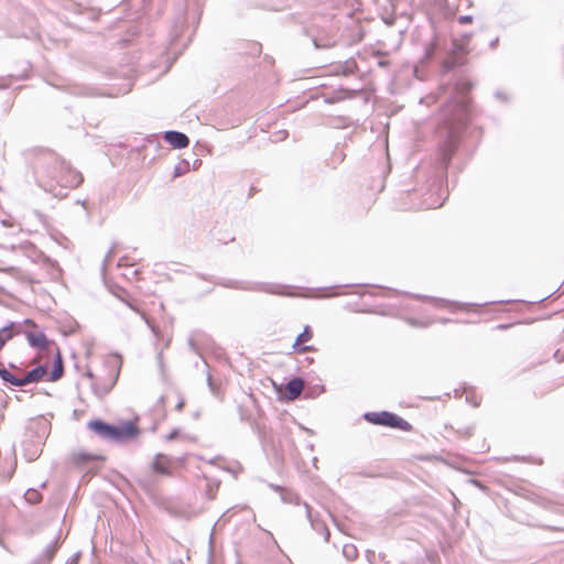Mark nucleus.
Instances as JSON below:
<instances>
[{"label": "nucleus", "mask_w": 564, "mask_h": 564, "mask_svg": "<svg viewBox=\"0 0 564 564\" xmlns=\"http://www.w3.org/2000/svg\"><path fill=\"white\" fill-rule=\"evenodd\" d=\"M280 496H281L282 502H284V503L300 505V497L296 494H294L292 490L284 488L281 491Z\"/></svg>", "instance_id": "nucleus-17"}, {"label": "nucleus", "mask_w": 564, "mask_h": 564, "mask_svg": "<svg viewBox=\"0 0 564 564\" xmlns=\"http://www.w3.org/2000/svg\"><path fill=\"white\" fill-rule=\"evenodd\" d=\"M164 140L174 149H183L189 144L188 137L180 131L170 130L164 133Z\"/></svg>", "instance_id": "nucleus-11"}, {"label": "nucleus", "mask_w": 564, "mask_h": 564, "mask_svg": "<svg viewBox=\"0 0 564 564\" xmlns=\"http://www.w3.org/2000/svg\"><path fill=\"white\" fill-rule=\"evenodd\" d=\"M473 83L467 79H459L454 88V95L442 106L443 128L446 139L440 147V160L446 169L456 152L459 143V135L467 123L469 113V100L467 94L473 89Z\"/></svg>", "instance_id": "nucleus-1"}, {"label": "nucleus", "mask_w": 564, "mask_h": 564, "mask_svg": "<svg viewBox=\"0 0 564 564\" xmlns=\"http://www.w3.org/2000/svg\"><path fill=\"white\" fill-rule=\"evenodd\" d=\"M226 288L245 290V291H254V292H264L269 294L275 295H292L288 293L285 290L289 289V285L284 284H272V283H263V282H247V281H237V280H227L221 283Z\"/></svg>", "instance_id": "nucleus-5"}, {"label": "nucleus", "mask_w": 564, "mask_h": 564, "mask_svg": "<svg viewBox=\"0 0 564 564\" xmlns=\"http://www.w3.org/2000/svg\"><path fill=\"white\" fill-rule=\"evenodd\" d=\"M451 304H452V305H454V306H457V307H463V306H465V304H463V303H458V302H451Z\"/></svg>", "instance_id": "nucleus-45"}, {"label": "nucleus", "mask_w": 564, "mask_h": 564, "mask_svg": "<svg viewBox=\"0 0 564 564\" xmlns=\"http://www.w3.org/2000/svg\"><path fill=\"white\" fill-rule=\"evenodd\" d=\"M364 419L373 425L388 426L404 432L412 431V425L406 420L389 411L366 412Z\"/></svg>", "instance_id": "nucleus-4"}, {"label": "nucleus", "mask_w": 564, "mask_h": 564, "mask_svg": "<svg viewBox=\"0 0 564 564\" xmlns=\"http://www.w3.org/2000/svg\"><path fill=\"white\" fill-rule=\"evenodd\" d=\"M59 549V533L29 564H51Z\"/></svg>", "instance_id": "nucleus-7"}, {"label": "nucleus", "mask_w": 564, "mask_h": 564, "mask_svg": "<svg viewBox=\"0 0 564 564\" xmlns=\"http://www.w3.org/2000/svg\"><path fill=\"white\" fill-rule=\"evenodd\" d=\"M358 551L354 544H344L343 555L347 561H352L357 557Z\"/></svg>", "instance_id": "nucleus-20"}, {"label": "nucleus", "mask_w": 564, "mask_h": 564, "mask_svg": "<svg viewBox=\"0 0 564 564\" xmlns=\"http://www.w3.org/2000/svg\"><path fill=\"white\" fill-rule=\"evenodd\" d=\"M24 499L29 502V503H32V505H35L40 500H41V495L37 490L35 489H29L25 494H24Z\"/></svg>", "instance_id": "nucleus-22"}, {"label": "nucleus", "mask_w": 564, "mask_h": 564, "mask_svg": "<svg viewBox=\"0 0 564 564\" xmlns=\"http://www.w3.org/2000/svg\"><path fill=\"white\" fill-rule=\"evenodd\" d=\"M495 96H496V98H498V99H505V97H503L502 93H500V91H497V93L495 94Z\"/></svg>", "instance_id": "nucleus-44"}, {"label": "nucleus", "mask_w": 564, "mask_h": 564, "mask_svg": "<svg viewBox=\"0 0 564 564\" xmlns=\"http://www.w3.org/2000/svg\"><path fill=\"white\" fill-rule=\"evenodd\" d=\"M0 378L11 386L14 387H21V377H18L13 375L9 369L6 367H0Z\"/></svg>", "instance_id": "nucleus-15"}, {"label": "nucleus", "mask_w": 564, "mask_h": 564, "mask_svg": "<svg viewBox=\"0 0 564 564\" xmlns=\"http://www.w3.org/2000/svg\"><path fill=\"white\" fill-rule=\"evenodd\" d=\"M473 20H474L473 15H469V14L458 17V22L460 24L471 23Z\"/></svg>", "instance_id": "nucleus-30"}, {"label": "nucleus", "mask_w": 564, "mask_h": 564, "mask_svg": "<svg viewBox=\"0 0 564 564\" xmlns=\"http://www.w3.org/2000/svg\"><path fill=\"white\" fill-rule=\"evenodd\" d=\"M304 388V380L301 377H294L286 382L285 390L289 400H295L300 397Z\"/></svg>", "instance_id": "nucleus-13"}, {"label": "nucleus", "mask_w": 564, "mask_h": 564, "mask_svg": "<svg viewBox=\"0 0 564 564\" xmlns=\"http://www.w3.org/2000/svg\"><path fill=\"white\" fill-rule=\"evenodd\" d=\"M119 377V370L113 376H109L107 379L97 378L93 383L91 388L94 393L102 399L106 397L117 383Z\"/></svg>", "instance_id": "nucleus-8"}, {"label": "nucleus", "mask_w": 564, "mask_h": 564, "mask_svg": "<svg viewBox=\"0 0 564 564\" xmlns=\"http://www.w3.org/2000/svg\"><path fill=\"white\" fill-rule=\"evenodd\" d=\"M126 258H121L118 263H117V267L118 268H121V267H126V271L122 273L128 280H139V275H140V270L138 269H134L132 265H128L126 264Z\"/></svg>", "instance_id": "nucleus-16"}, {"label": "nucleus", "mask_w": 564, "mask_h": 564, "mask_svg": "<svg viewBox=\"0 0 564 564\" xmlns=\"http://www.w3.org/2000/svg\"><path fill=\"white\" fill-rule=\"evenodd\" d=\"M86 376H87L88 378H90V379H94V375H93V372H91V371H87V372H86Z\"/></svg>", "instance_id": "nucleus-48"}, {"label": "nucleus", "mask_w": 564, "mask_h": 564, "mask_svg": "<svg viewBox=\"0 0 564 564\" xmlns=\"http://www.w3.org/2000/svg\"><path fill=\"white\" fill-rule=\"evenodd\" d=\"M188 346H189V349L194 352V354H199L198 351V348L197 346L195 345L194 340L193 339H188Z\"/></svg>", "instance_id": "nucleus-37"}, {"label": "nucleus", "mask_w": 564, "mask_h": 564, "mask_svg": "<svg viewBox=\"0 0 564 564\" xmlns=\"http://www.w3.org/2000/svg\"><path fill=\"white\" fill-rule=\"evenodd\" d=\"M438 322L442 323V324H446V323L449 322V319L443 317V318H440Z\"/></svg>", "instance_id": "nucleus-46"}, {"label": "nucleus", "mask_w": 564, "mask_h": 564, "mask_svg": "<svg viewBox=\"0 0 564 564\" xmlns=\"http://www.w3.org/2000/svg\"><path fill=\"white\" fill-rule=\"evenodd\" d=\"M411 296L414 297V299H417V300H432L435 303H437V305L438 304H443V303H448L447 301H445L443 299L429 297V296L420 295V294H411Z\"/></svg>", "instance_id": "nucleus-29"}, {"label": "nucleus", "mask_w": 564, "mask_h": 564, "mask_svg": "<svg viewBox=\"0 0 564 564\" xmlns=\"http://www.w3.org/2000/svg\"><path fill=\"white\" fill-rule=\"evenodd\" d=\"M175 408H176V410H177V411H182V410H183V408H184V401H180V402L176 404V406H175Z\"/></svg>", "instance_id": "nucleus-43"}, {"label": "nucleus", "mask_w": 564, "mask_h": 564, "mask_svg": "<svg viewBox=\"0 0 564 564\" xmlns=\"http://www.w3.org/2000/svg\"><path fill=\"white\" fill-rule=\"evenodd\" d=\"M508 327H509L508 325H499V326H498V328H500V329H506V328H508Z\"/></svg>", "instance_id": "nucleus-49"}, {"label": "nucleus", "mask_w": 564, "mask_h": 564, "mask_svg": "<svg viewBox=\"0 0 564 564\" xmlns=\"http://www.w3.org/2000/svg\"><path fill=\"white\" fill-rule=\"evenodd\" d=\"M24 335L31 347L37 348L40 350L47 349L50 340L47 339L46 335L43 332L25 330Z\"/></svg>", "instance_id": "nucleus-10"}, {"label": "nucleus", "mask_w": 564, "mask_h": 564, "mask_svg": "<svg viewBox=\"0 0 564 564\" xmlns=\"http://www.w3.org/2000/svg\"><path fill=\"white\" fill-rule=\"evenodd\" d=\"M99 456L87 454V453H79L75 456V460L77 465L84 466L90 460L98 459Z\"/></svg>", "instance_id": "nucleus-21"}, {"label": "nucleus", "mask_w": 564, "mask_h": 564, "mask_svg": "<svg viewBox=\"0 0 564 564\" xmlns=\"http://www.w3.org/2000/svg\"><path fill=\"white\" fill-rule=\"evenodd\" d=\"M64 373V367H53L50 373V381H57Z\"/></svg>", "instance_id": "nucleus-26"}, {"label": "nucleus", "mask_w": 564, "mask_h": 564, "mask_svg": "<svg viewBox=\"0 0 564 564\" xmlns=\"http://www.w3.org/2000/svg\"><path fill=\"white\" fill-rule=\"evenodd\" d=\"M78 560H79V553H75L74 555H72L65 564H78Z\"/></svg>", "instance_id": "nucleus-32"}, {"label": "nucleus", "mask_w": 564, "mask_h": 564, "mask_svg": "<svg viewBox=\"0 0 564 564\" xmlns=\"http://www.w3.org/2000/svg\"><path fill=\"white\" fill-rule=\"evenodd\" d=\"M299 352H307V351H314L315 348L313 346H306V345H303V346H296L294 347Z\"/></svg>", "instance_id": "nucleus-31"}, {"label": "nucleus", "mask_w": 564, "mask_h": 564, "mask_svg": "<svg viewBox=\"0 0 564 564\" xmlns=\"http://www.w3.org/2000/svg\"><path fill=\"white\" fill-rule=\"evenodd\" d=\"M10 367L15 369V370H18V371H20V369L18 367L13 366V364H10Z\"/></svg>", "instance_id": "nucleus-50"}, {"label": "nucleus", "mask_w": 564, "mask_h": 564, "mask_svg": "<svg viewBox=\"0 0 564 564\" xmlns=\"http://www.w3.org/2000/svg\"><path fill=\"white\" fill-rule=\"evenodd\" d=\"M32 167L39 187L54 196L63 195V189L77 187L84 181L80 172L52 150L36 151Z\"/></svg>", "instance_id": "nucleus-2"}, {"label": "nucleus", "mask_w": 564, "mask_h": 564, "mask_svg": "<svg viewBox=\"0 0 564 564\" xmlns=\"http://www.w3.org/2000/svg\"><path fill=\"white\" fill-rule=\"evenodd\" d=\"M178 435V430L174 429L166 435V441H172Z\"/></svg>", "instance_id": "nucleus-35"}, {"label": "nucleus", "mask_w": 564, "mask_h": 564, "mask_svg": "<svg viewBox=\"0 0 564 564\" xmlns=\"http://www.w3.org/2000/svg\"><path fill=\"white\" fill-rule=\"evenodd\" d=\"M443 205V202L438 203L435 207H441ZM430 207H433L432 205Z\"/></svg>", "instance_id": "nucleus-52"}, {"label": "nucleus", "mask_w": 564, "mask_h": 564, "mask_svg": "<svg viewBox=\"0 0 564 564\" xmlns=\"http://www.w3.org/2000/svg\"><path fill=\"white\" fill-rule=\"evenodd\" d=\"M356 68H357L356 62L352 59H349V61H346L345 64L341 66V72L344 75H350V74H354Z\"/></svg>", "instance_id": "nucleus-24"}, {"label": "nucleus", "mask_w": 564, "mask_h": 564, "mask_svg": "<svg viewBox=\"0 0 564 564\" xmlns=\"http://www.w3.org/2000/svg\"><path fill=\"white\" fill-rule=\"evenodd\" d=\"M498 43H499V37H496V39L491 40L490 43H489L490 48H492V50L496 48Z\"/></svg>", "instance_id": "nucleus-39"}, {"label": "nucleus", "mask_w": 564, "mask_h": 564, "mask_svg": "<svg viewBox=\"0 0 564 564\" xmlns=\"http://www.w3.org/2000/svg\"><path fill=\"white\" fill-rule=\"evenodd\" d=\"M53 367H64L63 366V360H62V357H61L59 352L56 354Z\"/></svg>", "instance_id": "nucleus-33"}, {"label": "nucleus", "mask_w": 564, "mask_h": 564, "mask_svg": "<svg viewBox=\"0 0 564 564\" xmlns=\"http://www.w3.org/2000/svg\"><path fill=\"white\" fill-rule=\"evenodd\" d=\"M15 334V325L14 323H10L0 328V350L4 346V344L10 340Z\"/></svg>", "instance_id": "nucleus-14"}, {"label": "nucleus", "mask_w": 564, "mask_h": 564, "mask_svg": "<svg viewBox=\"0 0 564 564\" xmlns=\"http://www.w3.org/2000/svg\"><path fill=\"white\" fill-rule=\"evenodd\" d=\"M466 401L469 402L473 406H478L479 401L475 397L466 395Z\"/></svg>", "instance_id": "nucleus-34"}, {"label": "nucleus", "mask_w": 564, "mask_h": 564, "mask_svg": "<svg viewBox=\"0 0 564 564\" xmlns=\"http://www.w3.org/2000/svg\"><path fill=\"white\" fill-rule=\"evenodd\" d=\"M339 100V98H333V97H326L325 98V102L327 104H334L335 101Z\"/></svg>", "instance_id": "nucleus-41"}, {"label": "nucleus", "mask_w": 564, "mask_h": 564, "mask_svg": "<svg viewBox=\"0 0 564 564\" xmlns=\"http://www.w3.org/2000/svg\"><path fill=\"white\" fill-rule=\"evenodd\" d=\"M87 427L99 438L118 444L132 440L140 434V429L133 421H126L121 425H115L96 419L89 421Z\"/></svg>", "instance_id": "nucleus-3"}, {"label": "nucleus", "mask_w": 564, "mask_h": 564, "mask_svg": "<svg viewBox=\"0 0 564 564\" xmlns=\"http://www.w3.org/2000/svg\"><path fill=\"white\" fill-rule=\"evenodd\" d=\"M406 322L409 325L413 326V327H420V328H425V327H429L430 325H432V321H420V319H416V318H406Z\"/></svg>", "instance_id": "nucleus-25"}, {"label": "nucleus", "mask_w": 564, "mask_h": 564, "mask_svg": "<svg viewBox=\"0 0 564 564\" xmlns=\"http://www.w3.org/2000/svg\"><path fill=\"white\" fill-rule=\"evenodd\" d=\"M313 42H314L315 47H319V44L317 43L316 40H314Z\"/></svg>", "instance_id": "nucleus-51"}, {"label": "nucleus", "mask_w": 564, "mask_h": 564, "mask_svg": "<svg viewBox=\"0 0 564 564\" xmlns=\"http://www.w3.org/2000/svg\"><path fill=\"white\" fill-rule=\"evenodd\" d=\"M434 50H435L434 45L431 46L430 48H426V57H430L433 54Z\"/></svg>", "instance_id": "nucleus-42"}, {"label": "nucleus", "mask_w": 564, "mask_h": 564, "mask_svg": "<svg viewBox=\"0 0 564 564\" xmlns=\"http://www.w3.org/2000/svg\"><path fill=\"white\" fill-rule=\"evenodd\" d=\"M46 366H36L32 370L28 371L23 377H21V387L33 382H39L44 377V375H46Z\"/></svg>", "instance_id": "nucleus-12"}, {"label": "nucleus", "mask_w": 564, "mask_h": 564, "mask_svg": "<svg viewBox=\"0 0 564 564\" xmlns=\"http://www.w3.org/2000/svg\"><path fill=\"white\" fill-rule=\"evenodd\" d=\"M116 253V243L111 246V248L108 250L101 265V272L105 275L107 264L111 261L113 254Z\"/></svg>", "instance_id": "nucleus-23"}, {"label": "nucleus", "mask_w": 564, "mask_h": 564, "mask_svg": "<svg viewBox=\"0 0 564 564\" xmlns=\"http://www.w3.org/2000/svg\"><path fill=\"white\" fill-rule=\"evenodd\" d=\"M204 364H205V367H206V376H207V384H208V388H209V390H210V392H212L213 394H216V387H215V384H214V381H213L212 375H210V372H209V370H208V365H207V362H206V361H204Z\"/></svg>", "instance_id": "nucleus-28"}, {"label": "nucleus", "mask_w": 564, "mask_h": 564, "mask_svg": "<svg viewBox=\"0 0 564 564\" xmlns=\"http://www.w3.org/2000/svg\"><path fill=\"white\" fill-rule=\"evenodd\" d=\"M161 457H163L162 454H158L152 463V468L155 473H159L161 475L169 474L167 467L160 462Z\"/></svg>", "instance_id": "nucleus-19"}, {"label": "nucleus", "mask_w": 564, "mask_h": 564, "mask_svg": "<svg viewBox=\"0 0 564 564\" xmlns=\"http://www.w3.org/2000/svg\"><path fill=\"white\" fill-rule=\"evenodd\" d=\"M470 37V33H464L462 35L460 42L457 40L453 41V52L444 62V67L447 70H451L464 63L465 55L468 53L466 45L468 44Z\"/></svg>", "instance_id": "nucleus-6"}, {"label": "nucleus", "mask_w": 564, "mask_h": 564, "mask_svg": "<svg viewBox=\"0 0 564 564\" xmlns=\"http://www.w3.org/2000/svg\"><path fill=\"white\" fill-rule=\"evenodd\" d=\"M304 508H305L306 517L311 523L312 529L314 531H316L317 533L322 534L324 538V541L327 542L329 540L330 533H329V530H328L326 523L322 519H319L317 516H314L312 513V509L306 502L304 503Z\"/></svg>", "instance_id": "nucleus-9"}, {"label": "nucleus", "mask_w": 564, "mask_h": 564, "mask_svg": "<svg viewBox=\"0 0 564 564\" xmlns=\"http://www.w3.org/2000/svg\"><path fill=\"white\" fill-rule=\"evenodd\" d=\"M9 87V84L6 82L4 78H0V89H7Z\"/></svg>", "instance_id": "nucleus-40"}, {"label": "nucleus", "mask_w": 564, "mask_h": 564, "mask_svg": "<svg viewBox=\"0 0 564 564\" xmlns=\"http://www.w3.org/2000/svg\"><path fill=\"white\" fill-rule=\"evenodd\" d=\"M184 173V169L181 167V164L176 165L174 169L173 176L178 177Z\"/></svg>", "instance_id": "nucleus-36"}, {"label": "nucleus", "mask_w": 564, "mask_h": 564, "mask_svg": "<svg viewBox=\"0 0 564 564\" xmlns=\"http://www.w3.org/2000/svg\"><path fill=\"white\" fill-rule=\"evenodd\" d=\"M269 487L272 488L274 491H278L281 494V491L284 489L283 487L279 485L269 484Z\"/></svg>", "instance_id": "nucleus-38"}, {"label": "nucleus", "mask_w": 564, "mask_h": 564, "mask_svg": "<svg viewBox=\"0 0 564 564\" xmlns=\"http://www.w3.org/2000/svg\"><path fill=\"white\" fill-rule=\"evenodd\" d=\"M2 419H3V415L1 414V415H0V421H1Z\"/></svg>", "instance_id": "nucleus-53"}, {"label": "nucleus", "mask_w": 564, "mask_h": 564, "mask_svg": "<svg viewBox=\"0 0 564 564\" xmlns=\"http://www.w3.org/2000/svg\"><path fill=\"white\" fill-rule=\"evenodd\" d=\"M313 337V330L310 326H305L303 332L300 333L295 339L294 347H296L300 344L307 343Z\"/></svg>", "instance_id": "nucleus-18"}, {"label": "nucleus", "mask_w": 564, "mask_h": 564, "mask_svg": "<svg viewBox=\"0 0 564 564\" xmlns=\"http://www.w3.org/2000/svg\"><path fill=\"white\" fill-rule=\"evenodd\" d=\"M204 364H205V367H206V376H207V384H208V388H209V390H210V392H212L213 394H216V387H215V384H214V381H213L212 375H210V372H209V370H208V365H207V362H206V361H204Z\"/></svg>", "instance_id": "nucleus-27"}, {"label": "nucleus", "mask_w": 564, "mask_h": 564, "mask_svg": "<svg viewBox=\"0 0 564 564\" xmlns=\"http://www.w3.org/2000/svg\"><path fill=\"white\" fill-rule=\"evenodd\" d=\"M24 323L31 326H35V324L31 319H25Z\"/></svg>", "instance_id": "nucleus-47"}]
</instances>
